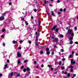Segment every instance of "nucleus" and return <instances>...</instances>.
<instances>
[{"label": "nucleus", "instance_id": "a211bd4d", "mask_svg": "<svg viewBox=\"0 0 78 78\" xmlns=\"http://www.w3.org/2000/svg\"><path fill=\"white\" fill-rule=\"evenodd\" d=\"M23 71L24 72H25L27 71V69H26L25 68H24L23 69Z\"/></svg>", "mask_w": 78, "mask_h": 78}, {"label": "nucleus", "instance_id": "ea45409f", "mask_svg": "<svg viewBox=\"0 0 78 78\" xmlns=\"http://www.w3.org/2000/svg\"><path fill=\"white\" fill-rule=\"evenodd\" d=\"M62 60L63 61H65L66 60V59H65V58H64L62 59Z\"/></svg>", "mask_w": 78, "mask_h": 78}, {"label": "nucleus", "instance_id": "9b49d317", "mask_svg": "<svg viewBox=\"0 0 78 78\" xmlns=\"http://www.w3.org/2000/svg\"><path fill=\"white\" fill-rule=\"evenodd\" d=\"M51 13L53 16H55V13H54V12H51Z\"/></svg>", "mask_w": 78, "mask_h": 78}, {"label": "nucleus", "instance_id": "a878e982", "mask_svg": "<svg viewBox=\"0 0 78 78\" xmlns=\"http://www.w3.org/2000/svg\"><path fill=\"white\" fill-rule=\"evenodd\" d=\"M59 65H61L62 64V62H60L58 63Z\"/></svg>", "mask_w": 78, "mask_h": 78}, {"label": "nucleus", "instance_id": "8fccbe9b", "mask_svg": "<svg viewBox=\"0 0 78 78\" xmlns=\"http://www.w3.org/2000/svg\"><path fill=\"white\" fill-rule=\"evenodd\" d=\"M34 12H36V11H37V10H36V9H34Z\"/></svg>", "mask_w": 78, "mask_h": 78}, {"label": "nucleus", "instance_id": "4468645a", "mask_svg": "<svg viewBox=\"0 0 78 78\" xmlns=\"http://www.w3.org/2000/svg\"><path fill=\"white\" fill-rule=\"evenodd\" d=\"M25 23H26V25H28V23L27 22V21L25 22Z\"/></svg>", "mask_w": 78, "mask_h": 78}, {"label": "nucleus", "instance_id": "09e8293b", "mask_svg": "<svg viewBox=\"0 0 78 78\" xmlns=\"http://www.w3.org/2000/svg\"><path fill=\"white\" fill-rule=\"evenodd\" d=\"M66 9H64L63 10V11H64V12H65V11H66Z\"/></svg>", "mask_w": 78, "mask_h": 78}, {"label": "nucleus", "instance_id": "49530a36", "mask_svg": "<svg viewBox=\"0 0 78 78\" xmlns=\"http://www.w3.org/2000/svg\"><path fill=\"white\" fill-rule=\"evenodd\" d=\"M12 5V3L11 2L9 3V5Z\"/></svg>", "mask_w": 78, "mask_h": 78}, {"label": "nucleus", "instance_id": "7ed1b4c3", "mask_svg": "<svg viewBox=\"0 0 78 78\" xmlns=\"http://www.w3.org/2000/svg\"><path fill=\"white\" fill-rule=\"evenodd\" d=\"M68 68H71V70H70L71 72H73V67L72 66H69L68 67Z\"/></svg>", "mask_w": 78, "mask_h": 78}, {"label": "nucleus", "instance_id": "f257e3e1", "mask_svg": "<svg viewBox=\"0 0 78 78\" xmlns=\"http://www.w3.org/2000/svg\"><path fill=\"white\" fill-rule=\"evenodd\" d=\"M52 39H53L52 41L53 42H54V43L55 42V43L58 44V42L59 41V39L58 38H54V37H52Z\"/></svg>", "mask_w": 78, "mask_h": 78}, {"label": "nucleus", "instance_id": "0eeeda50", "mask_svg": "<svg viewBox=\"0 0 78 78\" xmlns=\"http://www.w3.org/2000/svg\"><path fill=\"white\" fill-rule=\"evenodd\" d=\"M17 55L18 57H21V54H20V53L19 52H18L17 53Z\"/></svg>", "mask_w": 78, "mask_h": 78}, {"label": "nucleus", "instance_id": "c03bdc74", "mask_svg": "<svg viewBox=\"0 0 78 78\" xmlns=\"http://www.w3.org/2000/svg\"><path fill=\"white\" fill-rule=\"evenodd\" d=\"M36 63H37V62H36V61H35L34 62V64H36Z\"/></svg>", "mask_w": 78, "mask_h": 78}, {"label": "nucleus", "instance_id": "bb28decb", "mask_svg": "<svg viewBox=\"0 0 78 78\" xmlns=\"http://www.w3.org/2000/svg\"><path fill=\"white\" fill-rule=\"evenodd\" d=\"M69 39L71 40V41H72L73 39V37H70Z\"/></svg>", "mask_w": 78, "mask_h": 78}, {"label": "nucleus", "instance_id": "bf43d9fd", "mask_svg": "<svg viewBox=\"0 0 78 78\" xmlns=\"http://www.w3.org/2000/svg\"><path fill=\"white\" fill-rule=\"evenodd\" d=\"M76 56H78V53H76Z\"/></svg>", "mask_w": 78, "mask_h": 78}, {"label": "nucleus", "instance_id": "1a4fd4ad", "mask_svg": "<svg viewBox=\"0 0 78 78\" xmlns=\"http://www.w3.org/2000/svg\"><path fill=\"white\" fill-rule=\"evenodd\" d=\"M56 27H57V26H56V25H55V26H54V27L52 28V30H55L56 28Z\"/></svg>", "mask_w": 78, "mask_h": 78}, {"label": "nucleus", "instance_id": "f3484780", "mask_svg": "<svg viewBox=\"0 0 78 78\" xmlns=\"http://www.w3.org/2000/svg\"><path fill=\"white\" fill-rule=\"evenodd\" d=\"M5 29H3L2 30V32H5Z\"/></svg>", "mask_w": 78, "mask_h": 78}, {"label": "nucleus", "instance_id": "39448f33", "mask_svg": "<svg viewBox=\"0 0 78 78\" xmlns=\"http://www.w3.org/2000/svg\"><path fill=\"white\" fill-rule=\"evenodd\" d=\"M10 77H12V76H13V72H12L11 73V74H9V77H10Z\"/></svg>", "mask_w": 78, "mask_h": 78}, {"label": "nucleus", "instance_id": "5701e85b", "mask_svg": "<svg viewBox=\"0 0 78 78\" xmlns=\"http://www.w3.org/2000/svg\"><path fill=\"white\" fill-rule=\"evenodd\" d=\"M6 12H5L3 14H2V16H5V14H6Z\"/></svg>", "mask_w": 78, "mask_h": 78}, {"label": "nucleus", "instance_id": "338daca9", "mask_svg": "<svg viewBox=\"0 0 78 78\" xmlns=\"http://www.w3.org/2000/svg\"><path fill=\"white\" fill-rule=\"evenodd\" d=\"M41 67H44V65H42Z\"/></svg>", "mask_w": 78, "mask_h": 78}, {"label": "nucleus", "instance_id": "2f4dec72", "mask_svg": "<svg viewBox=\"0 0 78 78\" xmlns=\"http://www.w3.org/2000/svg\"><path fill=\"white\" fill-rule=\"evenodd\" d=\"M67 76H68V77H69V76H70V73H69L67 74Z\"/></svg>", "mask_w": 78, "mask_h": 78}, {"label": "nucleus", "instance_id": "680f3d73", "mask_svg": "<svg viewBox=\"0 0 78 78\" xmlns=\"http://www.w3.org/2000/svg\"><path fill=\"white\" fill-rule=\"evenodd\" d=\"M21 47H19V50H21Z\"/></svg>", "mask_w": 78, "mask_h": 78}, {"label": "nucleus", "instance_id": "de8ad7c7", "mask_svg": "<svg viewBox=\"0 0 78 78\" xmlns=\"http://www.w3.org/2000/svg\"><path fill=\"white\" fill-rule=\"evenodd\" d=\"M72 55H70L69 56V58H72Z\"/></svg>", "mask_w": 78, "mask_h": 78}, {"label": "nucleus", "instance_id": "412c9836", "mask_svg": "<svg viewBox=\"0 0 78 78\" xmlns=\"http://www.w3.org/2000/svg\"><path fill=\"white\" fill-rule=\"evenodd\" d=\"M16 76H20V74H17Z\"/></svg>", "mask_w": 78, "mask_h": 78}, {"label": "nucleus", "instance_id": "13d9d810", "mask_svg": "<svg viewBox=\"0 0 78 78\" xmlns=\"http://www.w3.org/2000/svg\"><path fill=\"white\" fill-rule=\"evenodd\" d=\"M60 11H62V9H61L60 10Z\"/></svg>", "mask_w": 78, "mask_h": 78}, {"label": "nucleus", "instance_id": "58836bf2", "mask_svg": "<svg viewBox=\"0 0 78 78\" xmlns=\"http://www.w3.org/2000/svg\"><path fill=\"white\" fill-rule=\"evenodd\" d=\"M73 76H74V77H75V76H76V74H73Z\"/></svg>", "mask_w": 78, "mask_h": 78}, {"label": "nucleus", "instance_id": "6ab92c4d", "mask_svg": "<svg viewBox=\"0 0 78 78\" xmlns=\"http://www.w3.org/2000/svg\"><path fill=\"white\" fill-rule=\"evenodd\" d=\"M58 31H59V29H58V28L56 29L55 30V31L56 32H58Z\"/></svg>", "mask_w": 78, "mask_h": 78}, {"label": "nucleus", "instance_id": "69168bd1", "mask_svg": "<svg viewBox=\"0 0 78 78\" xmlns=\"http://www.w3.org/2000/svg\"><path fill=\"white\" fill-rule=\"evenodd\" d=\"M0 76H2V74H0Z\"/></svg>", "mask_w": 78, "mask_h": 78}, {"label": "nucleus", "instance_id": "c85d7f7f", "mask_svg": "<svg viewBox=\"0 0 78 78\" xmlns=\"http://www.w3.org/2000/svg\"><path fill=\"white\" fill-rule=\"evenodd\" d=\"M40 47L41 48V49H43V48L44 47V46H40Z\"/></svg>", "mask_w": 78, "mask_h": 78}, {"label": "nucleus", "instance_id": "2eb2a0df", "mask_svg": "<svg viewBox=\"0 0 78 78\" xmlns=\"http://www.w3.org/2000/svg\"><path fill=\"white\" fill-rule=\"evenodd\" d=\"M50 51H47V55H50Z\"/></svg>", "mask_w": 78, "mask_h": 78}, {"label": "nucleus", "instance_id": "473e14b6", "mask_svg": "<svg viewBox=\"0 0 78 78\" xmlns=\"http://www.w3.org/2000/svg\"><path fill=\"white\" fill-rule=\"evenodd\" d=\"M37 37H38V35H37L36 37V41H38V38H37Z\"/></svg>", "mask_w": 78, "mask_h": 78}, {"label": "nucleus", "instance_id": "a18cd8bd", "mask_svg": "<svg viewBox=\"0 0 78 78\" xmlns=\"http://www.w3.org/2000/svg\"><path fill=\"white\" fill-rule=\"evenodd\" d=\"M44 3H45V4H46L47 3V2H46V0H44Z\"/></svg>", "mask_w": 78, "mask_h": 78}, {"label": "nucleus", "instance_id": "c9c22d12", "mask_svg": "<svg viewBox=\"0 0 78 78\" xmlns=\"http://www.w3.org/2000/svg\"><path fill=\"white\" fill-rule=\"evenodd\" d=\"M36 45L37 46H38V42H36Z\"/></svg>", "mask_w": 78, "mask_h": 78}, {"label": "nucleus", "instance_id": "f03ea898", "mask_svg": "<svg viewBox=\"0 0 78 78\" xmlns=\"http://www.w3.org/2000/svg\"><path fill=\"white\" fill-rule=\"evenodd\" d=\"M73 60H74L73 58L71 60V62L72 65H74V64H75V62L73 61Z\"/></svg>", "mask_w": 78, "mask_h": 78}, {"label": "nucleus", "instance_id": "aec40b11", "mask_svg": "<svg viewBox=\"0 0 78 78\" xmlns=\"http://www.w3.org/2000/svg\"><path fill=\"white\" fill-rule=\"evenodd\" d=\"M60 37L62 38L63 37H64V35H63L61 34L60 35Z\"/></svg>", "mask_w": 78, "mask_h": 78}, {"label": "nucleus", "instance_id": "e433bc0d", "mask_svg": "<svg viewBox=\"0 0 78 78\" xmlns=\"http://www.w3.org/2000/svg\"><path fill=\"white\" fill-rule=\"evenodd\" d=\"M29 44H31V41H29Z\"/></svg>", "mask_w": 78, "mask_h": 78}, {"label": "nucleus", "instance_id": "a19ab883", "mask_svg": "<svg viewBox=\"0 0 78 78\" xmlns=\"http://www.w3.org/2000/svg\"><path fill=\"white\" fill-rule=\"evenodd\" d=\"M5 37V36L3 35H2L1 36V37Z\"/></svg>", "mask_w": 78, "mask_h": 78}, {"label": "nucleus", "instance_id": "c756f323", "mask_svg": "<svg viewBox=\"0 0 78 78\" xmlns=\"http://www.w3.org/2000/svg\"><path fill=\"white\" fill-rule=\"evenodd\" d=\"M70 44H73V41H70Z\"/></svg>", "mask_w": 78, "mask_h": 78}, {"label": "nucleus", "instance_id": "7c9ffc66", "mask_svg": "<svg viewBox=\"0 0 78 78\" xmlns=\"http://www.w3.org/2000/svg\"><path fill=\"white\" fill-rule=\"evenodd\" d=\"M40 54H41V55H42V54H43V51H40Z\"/></svg>", "mask_w": 78, "mask_h": 78}, {"label": "nucleus", "instance_id": "cd10ccee", "mask_svg": "<svg viewBox=\"0 0 78 78\" xmlns=\"http://www.w3.org/2000/svg\"><path fill=\"white\" fill-rule=\"evenodd\" d=\"M71 36H73H73H74V33H73V32L72 33H71Z\"/></svg>", "mask_w": 78, "mask_h": 78}, {"label": "nucleus", "instance_id": "ddd939ff", "mask_svg": "<svg viewBox=\"0 0 78 78\" xmlns=\"http://www.w3.org/2000/svg\"><path fill=\"white\" fill-rule=\"evenodd\" d=\"M12 43L13 44H16V43H17V42L14 40L12 41Z\"/></svg>", "mask_w": 78, "mask_h": 78}, {"label": "nucleus", "instance_id": "4be33fe9", "mask_svg": "<svg viewBox=\"0 0 78 78\" xmlns=\"http://www.w3.org/2000/svg\"><path fill=\"white\" fill-rule=\"evenodd\" d=\"M27 71H30V68H27Z\"/></svg>", "mask_w": 78, "mask_h": 78}, {"label": "nucleus", "instance_id": "37998d69", "mask_svg": "<svg viewBox=\"0 0 78 78\" xmlns=\"http://www.w3.org/2000/svg\"><path fill=\"white\" fill-rule=\"evenodd\" d=\"M7 62L9 63V60H8L7 61Z\"/></svg>", "mask_w": 78, "mask_h": 78}, {"label": "nucleus", "instance_id": "052dcab7", "mask_svg": "<svg viewBox=\"0 0 78 78\" xmlns=\"http://www.w3.org/2000/svg\"><path fill=\"white\" fill-rule=\"evenodd\" d=\"M59 2H60V1L59 0H58L57 1V2L58 3H59Z\"/></svg>", "mask_w": 78, "mask_h": 78}, {"label": "nucleus", "instance_id": "423d86ee", "mask_svg": "<svg viewBox=\"0 0 78 78\" xmlns=\"http://www.w3.org/2000/svg\"><path fill=\"white\" fill-rule=\"evenodd\" d=\"M5 67H4L3 68L4 69H7V68H8L9 67V66H8V64H6L5 65Z\"/></svg>", "mask_w": 78, "mask_h": 78}, {"label": "nucleus", "instance_id": "774afa93", "mask_svg": "<svg viewBox=\"0 0 78 78\" xmlns=\"http://www.w3.org/2000/svg\"><path fill=\"white\" fill-rule=\"evenodd\" d=\"M5 53H7V51H4Z\"/></svg>", "mask_w": 78, "mask_h": 78}, {"label": "nucleus", "instance_id": "e2e57ef3", "mask_svg": "<svg viewBox=\"0 0 78 78\" xmlns=\"http://www.w3.org/2000/svg\"><path fill=\"white\" fill-rule=\"evenodd\" d=\"M61 14V13L60 12H58V14Z\"/></svg>", "mask_w": 78, "mask_h": 78}, {"label": "nucleus", "instance_id": "dca6fc26", "mask_svg": "<svg viewBox=\"0 0 78 78\" xmlns=\"http://www.w3.org/2000/svg\"><path fill=\"white\" fill-rule=\"evenodd\" d=\"M69 29H70V27L69 26L66 27V30H68Z\"/></svg>", "mask_w": 78, "mask_h": 78}, {"label": "nucleus", "instance_id": "393cba45", "mask_svg": "<svg viewBox=\"0 0 78 78\" xmlns=\"http://www.w3.org/2000/svg\"><path fill=\"white\" fill-rule=\"evenodd\" d=\"M61 69L62 70H64L65 69V68H64V67H61Z\"/></svg>", "mask_w": 78, "mask_h": 78}, {"label": "nucleus", "instance_id": "f8f14e48", "mask_svg": "<svg viewBox=\"0 0 78 78\" xmlns=\"http://www.w3.org/2000/svg\"><path fill=\"white\" fill-rule=\"evenodd\" d=\"M17 63L18 64H20V59H18V60L17 62Z\"/></svg>", "mask_w": 78, "mask_h": 78}, {"label": "nucleus", "instance_id": "603ef678", "mask_svg": "<svg viewBox=\"0 0 78 78\" xmlns=\"http://www.w3.org/2000/svg\"><path fill=\"white\" fill-rule=\"evenodd\" d=\"M20 43H22V42H23V41H20Z\"/></svg>", "mask_w": 78, "mask_h": 78}, {"label": "nucleus", "instance_id": "79ce46f5", "mask_svg": "<svg viewBox=\"0 0 78 78\" xmlns=\"http://www.w3.org/2000/svg\"><path fill=\"white\" fill-rule=\"evenodd\" d=\"M24 68V66H22L21 67V69H23Z\"/></svg>", "mask_w": 78, "mask_h": 78}, {"label": "nucleus", "instance_id": "6e6d98bb", "mask_svg": "<svg viewBox=\"0 0 78 78\" xmlns=\"http://www.w3.org/2000/svg\"><path fill=\"white\" fill-rule=\"evenodd\" d=\"M74 54V51H73L72 52V55H73Z\"/></svg>", "mask_w": 78, "mask_h": 78}, {"label": "nucleus", "instance_id": "f704fd0d", "mask_svg": "<svg viewBox=\"0 0 78 78\" xmlns=\"http://www.w3.org/2000/svg\"><path fill=\"white\" fill-rule=\"evenodd\" d=\"M61 52H63L64 51V50L63 49H61Z\"/></svg>", "mask_w": 78, "mask_h": 78}, {"label": "nucleus", "instance_id": "0e129e2a", "mask_svg": "<svg viewBox=\"0 0 78 78\" xmlns=\"http://www.w3.org/2000/svg\"><path fill=\"white\" fill-rule=\"evenodd\" d=\"M24 19L23 18H21V20H24Z\"/></svg>", "mask_w": 78, "mask_h": 78}, {"label": "nucleus", "instance_id": "5fc2aeb1", "mask_svg": "<svg viewBox=\"0 0 78 78\" xmlns=\"http://www.w3.org/2000/svg\"><path fill=\"white\" fill-rule=\"evenodd\" d=\"M75 44H78V42H75Z\"/></svg>", "mask_w": 78, "mask_h": 78}, {"label": "nucleus", "instance_id": "4c0bfd02", "mask_svg": "<svg viewBox=\"0 0 78 78\" xmlns=\"http://www.w3.org/2000/svg\"><path fill=\"white\" fill-rule=\"evenodd\" d=\"M48 66L49 67H51V66L49 65H48Z\"/></svg>", "mask_w": 78, "mask_h": 78}, {"label": "nucleus", "instance_id": "4d7b16f0", "mask_svg": "<svg viewBox=\"0 0 78 78\" xmlns=\"http://www.w3.org/2000/svg\"><path fill=\"white\" fill-rule=\"evenodd\" d=\"M54 47H55V48H58V47H57V46H56V45L54 46Z\"/></svg>", "mask_w": 78, "mask_h": 78}, {"label": "nucleus", "instance_id": "864d4df0", "mask_svg": "<svg viewBox=\"0 0 78 78\" xmlns=\"http://www.w3.org/2000/svg\"><path fill=\"white\" fill-rule=\"evenodd\" d=\"M34 17L33 16H31V18L32 19H34Z\"/></svg>", "mask_w": 78, "mask_h": 78}, {"label": "nucleus", "instance_id": "9d476101", "mask_svg": "<svg viewBox=\"0 0 78 78\" xmlns=\"http://www.w3.org/2000/svg\"><path fill=\"white\" fill-rule=\"evenodd\" d=\"M49 50H50V49L48 48H46V51L47 52L48 51H49Z\"/></svg>", "mask_w": 78, "mask_h": 78}, {"label": "nucleus", "instance_id": "20e7f679", "mask_svg": "<svg viewBox=\"0 0 78 78\" xmlns=\"http://www.w3.org/2000/svg\"><path fill=\"white\" fill-rule=\"evenodd\" d=\"M73 33V30L72 29H69L68 30L69 34H71Z\"/></svg>", "mask_w": 78, "mask_h": 78}, {"label": "nucleus", "instance_id": "3c124183", "mask_svg": "<svg viewBox=\"0 0 78 78\" xmlns=\"http://www.w3.org/2000/svg\"><path fill=\"white\" fill-rule=\"evenodd\" d=\"M3 46H5V43H3Z\"/></svg>", "mask_w": 78, "mask_h": 78}, {"label": "nucleus", "instance_id": "72a5a7b5", "mask_svg": "<svg viewBox=\"0 0 78 78\" xmlns=\"http://www.w3.org/2000/svg\"><path fill=\"white\" fill-rule=\"evenodd\" d=\"M74 29H75V30H77V27H74Z\"/></svg>", "mask_w": 78, "mask_h": 78}, {"label": "nucleus", "instance_id": "6e6552de", "mask_svg": "<svg viewBox=\"0 0 78 78\" xmlns=\"http://www.w3.org/2000/svg\"><path fill=\"white\" fill-rule=\"evenodd\" d=\"M4 20V17L3 16H1L0 17V20L1 21Z\"/></svg>", "mask_w": 78, "mask_h": 78}, {"label": "nucleus", "instance_id": "b1692460", "mask_svg": "<svg viewBox=\"0 0 78 78\" xmlns=\"http://www.w3.org/2000/svg\"><path fill=\"white\" fill-rule=\"evenodd\" d=\"M27 62L28 60H24V63H26V62Z\"/></svg>", "mask_w": 78, "mask_h": 78}]
</instances>
